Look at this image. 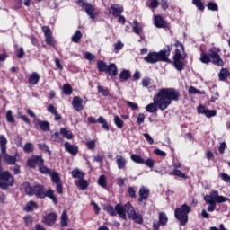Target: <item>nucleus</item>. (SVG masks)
I'll list each match as a JSON object with an SVG mask.
<instances>
[{"label":"nucleus","mask_w":230,"mask_h":230,"mask_svg":"<svg viewBox=\"0 0 230 230\" xmlns=\"http://www.w3.org/2000/svg\"><path fill=\"white\" fill-rule=\"evenodd\" d=\"M179 98L181 93L175 88H162L154 96V102L146 105V111L150 113L157 112L158 108L160 111H166L172 105V102H179Z\"/></svg>","instance_id":"f257e3e1"},{"label":"nucleus","mask_w":230,"mask_h":230,"mask_svg":"<svg viewBox=\"0 0 230 230\" xmlns=\"http://www.w3.org/2000/svg\"><path fill=\"white\" fill-rule=\"evenodd\" d=\"M25 193L30 197H37L38 199H50L54 204H58V199L55 197V191L52 189H49L47 191L44 190V185L36 184L34 186L30 185L29 182L23 183Z\"/></svg>","instance_id":"f03ea898"},{"label":"nucleus","mask_w":230,"mask_h":230,"mask_svg":"<svg viewBox=\"0 0 230 230\" xmlns=\"http://www.w3.org/2000/svg\"><path fill=\"white\" fill-rule=\"evenodd\" d=\"M172 49H173V47L172 45H166L159 52H150L147 56L144 58V60L147 64H157V62H167V64H172V60L168 58V57L172 53Z\"/></svg>","instance_id":"7ed1b4c3"},{"label":"nucleus","mask_w":230,"mask_h":230,"mask_svg":"<svg viewBox=\"0 0 230 230\" xmlns=\"http://www.w3.org/2000/svg\"><path fill=\"white\" fill-rule=\"evenodd\" d=\"M204 201L206 202V204L209 205L207 208L208 211L209 213H213V211H215V208H217V204L227 202L229 201V198L219 196L218 190H211L209 192V195L204 197Z\"/></svg>","instance_id":"20e7f679"},{"label":"nucleus","mask_w":230,"mask_h":230,"mask_svg":"<svg viewBox=\"0 0 230 230\" xmlns=\"http://www.w3.org/2000/svg\"><path fill=\"white\" fill-rule=\"evenodd\" d=\"M6 145H8V139H6V137H4V135H1L0 152L2 155H4V161L6 163V164H8L9 166H13L17 164V161H19V154H16L14 156L6 154Z\"/></svg>","instance_id":"39448f33"},{"label":"nucleus","mask_w":230,"mask_h":230,"mask_svg":"<svg viewBox=\"0 0 230 230\" xmlns=\"http://www.w3.org/2000/svg\"><path fill=\"white\" fill-rule=\"evenodd\" d=\"M191 211V208L188 204H183L174 211V217L180 222V226H186L188 223V214Z\"/></svg>","instance_id":"423d86ee"},{"label":"nucleus","mask_w":230,"mask_h":230,"mask_svg":"<svg viewBox=\"0 0 230 230\" xmlns=\"http://www.w3.org/2000/svg\"><path fill=\"white\" fill-rule=\"evenodd\" d=\"M15 179L8 171L0 173V188L1 190H8L10 186H13Z\"/></svg>","instance_id":"0eeeda50"},{"label":"nucleus","mask_w":230,"mask_h":230,"mask_svg":"<svg viewBox=\"0 0 230 230\" xmlns=\"http://www.w3.org/2000/svg\"><path fill=\"white\" fill-rule=\"evenodd\" d=\"M188 55L184 54L182 56V53L181 52V49H176L174 52V56L172 58V64L177 71H183L184 69V62L181 60H186Z\"/></svg>","instance_id":"6e6552de"},{"label":"nucleus","mask_w":230,"mask_h":230,"mask_svg":"<svg viewBox=\"0 0 230 230\" xmlns=\"http://www.w3.org/2000/svg\"><path fill=\"white\" fill-rule=\"evenodd\" d=\"M210 62L214 64V66H218L219 67H224V60L222 57H220V49L212 48L209 50Z\"/></svg>","instance_id":"1a4fd4ad"},{"label":"nucleus","mask_w":230,"mask_h":230,"mask_svg":"<svg viewBox=\"0 0 230 230\" xmlns=\"http://www.w3.org/2000/svg\"><path fill=\"white\" fill-rule=\"evenodd\" d=\"M126 208H128V216L130 220H133L135 224H143V216L134 209V207L130 203H126Z\"/></svg>","instance_id":"9d476101"},{"label":"nucleus","mask_w":230,"mask_h":230,"mask_svg":"<svg viewBox=\"0 0 230 230\" xmlns=\"http://www.w3.org/2000/svg\"><path fill=\"white\" fill-rule=\"evenodd\" d=\"M116 215L119 216L123 220H127V213H128V208H127V204H117L115 206Z\"/></svg>","instance_id":"9b49d317"},{"label":"nucleus","mask_w":230,"mask_h":230,"mask_svg":"<svg viewBox=\"0 0 230 230\" xmlns=\"http://www.w3.org/2000/svg\"><path fill=\"white\" fill-rule=\"evenodd\" d=\"M198 112L199 114H204L206 118H213L217 116V111L215 110L207 109L203 105L198 107Z\"/></svg>","instance_id":"f8f14e48"},{"label":"nucleus","mask_w":230,"mask_h":230,"mask_svg":"<svg viewBox=\"0 0 230 230\" xmlns=\"http://www.w3.org/2000/svg\"><path fill=\"white\" fill-rule=\"evenodd\" d=\"M42 31L45 35V42L48 44V46H55V43L53 42V38L51 37V29L48 26L42 27Z\"/></svg>","instance_id":"ddd939ff"},{"label":"nucleus","mask_w":230,"mask_h":230,"mask_svg":"<svg viewBox=\"0 0 230 230\" xmlns=\"http://www.w3.org/2000/svg\"><path fill=\"white\" fill-rule=\"evenodd\" d=\"M55 222H57V214L55 212L47 214L43 217V224H46V226H55Z\"/></svg>","instance_id":"4468645a"},{"label":"nucleus","mask_w":230,"mask_h":230,"mask_svg":"<svg viewBox=\"0 0 230 230\" xmlns=\"http://www.w3.org/2000/svg\"><path fill=\"white\" fill-rule=\"evenodd\" d=\"M133 33H136V35H139L141 40H145V34L143 33V27L141 26V24H139V22L137 20L133 22Z\"/></svg>","instance_id":"2eb2a0df"},{"label":"nucleus","mask_w":230,"mask_h":230,"mask_svg":"<svg viewBox=\"0 0 230 230\" xmlns=\"http://www.w3.org/2000/svg\"><path fill=\"white\" fill-rule=\"evenodd\" d=\"M84 100L78 96H75L72 101V106L75 111L80 112V111H84Z\"/></svg>","instance_id":"dca6fc26"},{"label":"nucleus","mask_w":230,"mask_h":230,"mask_svg":"<svg viewBox=\"0 0 230 230\" xmlns=\"http://www.w3.org/2000/svg\"><path fill=\"white\" fill-rule=\"evenodd\" d=\"M111 15H113V17H119L121 13L124 12L123 6L119 5V4H112L111 5Z\"/></svg>","instance_id":"f3484780"},{"label":"nucleus","mask_w":230,"mask_h":230,"mask_svg":"<svg viewBox=\"0 0 230 230\" xmlns=\"http://www.w3.org/2000/svg\"><path fill=\"white\" fill-rule=\"evenodd\" d=\"M64 146L66 152H68L71 155H76V154H78V146H76V145H71L69 142H65Z\"/></svg>","instance_id":"a211bd4d"},{"label":"nucleus","mask_w":230,"mask_h":230,"mask_svg":"<svg viewBox=\"0 0 230 230\" xmlns=\"http://www.w3.org/2000/svg\"><path fill=\"white\" fill-rule=\"evenodd\" d=\"M84 10L90 19L96 18V9L93 6V4L86 3V4L84 5Z\"/></svg>","instance_id":"6ab92c4d"},{"label":"nucleus","mask_w":230,"mask_h":230,"mask_svg":"<svg viewBox=\"0 0 230 230\" xmlns=\"http://www.w3.org/2000/svg\"><path fill=\"white\" fill-rule=\"evenodd\" d=\"M42 161V156H33L32 158L29 159L27 162V165L29 168H35V166H40Z\"/></svg>","instance_id":"aec40b11"},{"label":"nucleus","mask_w":230,"mask_h":230,"mask_svg":"<svg viewBox=\"0 0 230 230\" xmlns=\"http://www.w3.org/2000/svg\"><path fill=\"white\" fill-rule=\"evenodd\" d=\"M115 159L119 170H124L125 166H127V159L121 155H117Z\"/></svg>","instance_id":"412c9836"},{"label":"nucleus","mask_w":230,"mask_h":230,"mask_svg":"<svg viewBox=\"0 0 230 230\" xmlns=\"http://www.w3.org/2000/svg\"><path fill=\"white\" fill-rule=\"evenodd\" d=\"M148 195H150V190L145 189V187L140 188L138 202L146 200L148 199Z\"/></svg>","instance_id":"4be33fe9"},{"label":"nucleus","mask_w":230,"mask_h":230,"mask_svg":"<svg viewBox=\"0 0 230 230\" xmlns=\"http://www.w3.org/2000/svg\"><path fill=\"white\" fill-rule=\"evenodd\" d=\"M154 24L156 28H166V22L161 15L154 17Z\"/></svg>","instance_id":"5701e85b"},{"label":"nucleus","mask_w":230,"mask_h":230,"mask_svg":"<svg viewBox=\"0 0 230 230\" xmlns=\"http://www.w3.org/2000/svg\"><path fill=\"white\" fill-rule=\"evenodd\" d=\"M105 73L110 76H116L118 75V66H116V64L111 63L107 66Z\"/></svg>","instance_id":"b1692460"},{"label":"nucleus","mask_w":230,"mask_h":230,"mask_svg":"<svg viewBox=\"0 0 230 230\" xmlns=\"http://www.w3.org/2000/svg\"><path fill=\"white\" fill-rule=\"evenodd\" d=\"M39 80H40V75H39V73L33 72L29 76L28 82L31 85H37V84H39Z\"/></svg>","instance_id":"393cba45"},{"label":"nucleus","mask_w":230,"mask_h":230,"mask_svg":"<svg viewBox=\"0 0 230 230\" xmlns=\"http://www.w3.org/2000/svg\"><path fill=\"white\" fill-rule=\"evenodd\" d=\"M38 166H39V171L40 172V173H43V175H49L53 172L51 169L44 165V159L41 160V162L40 163V165Z\"/></svg>","instance_id":"a878e982"},{"label":"nucleus","mask_w":230,"mask_h":230,"mask_svg":"<svg viewBox=\"0 0 230 230\" xmlns=\"http://www.w3.org/2000/svg\"><path fill=\"white\" fill-rule=\"evenodd\" d=\"M229 76L230 72L227 70V68H222L218 74V78L221 82H226Z\"/></svg>","instance_id":"bb28decb"},{"label":"nucleus","mask_w":230,"mask_h":230,"mask_svg":"<svg viewBox=\"0 0 230 230\" xmlns=\"http://www.w3.org/2000/svg\"><path fill=\"white\" fill-rule=\"evenodd\" d=\"M71 175L73 177V179H84V177H85V173L82 171H80V169L78 168H75L72 172H71Z\"/></svg>","instance_id":"cd10ccee"},{"label":"nucleus","mask_w":230,"mask_h":230,"mask_svg":"<svg viewBox=\"0 0 230 230\" xmlns=\"http://www.w3.org/2000/svg\"><path fill=\"white\" fill-rule=\"evenodd\" d=\"M37 208H39V206L35 201H29L26 207L24 208V211H27V213H30L34 209H37Z\"/></svg>","instance_id":"c85d7f7f"},{"label":"nucleus","mask_w":230,"mask_h":230,"mask_svg":"<svg viewBox=\"0 0 230 230\" xmlns=\"http://www.w3.org/2000/svg\"><path fill=\"white\" fill-rule=\"evenodd\" d=\"M38 125L43 132H48L49 130V122L46 120H39Z\"/></svg>","instance_id":"c756f323"},{"label":"nucleus","mask_w":230,"mask_h":230,"mask_svg":"<svg viewBox=\"0 0 230 230\" xmlns=\"http://www.w3.org/2000/svg\"><path fill=\"white\" fill-rule=\"evenodd\" d=\"M49 177L51 178L52 182H54L55 184H58L59 182H62L60 181V174L55 171H52L49 173Z\"/></svg>","instance_id":"7c9ffc66"},{"label":"nucleus","mask_w":230,"mask_h":230,"mask_svg":"<svg viewBox=\"0 0 230 230\" xmlns=\"http://www.w3.org/2000/svg\"><path fill=\"white\" fill-rule=\"evenodd\" d=\"M113 121L117 128H123L125 127V122L118 115L114 116Z\"/></svg>","instance_id":"2f4dec72"},{"label":"nucleus","mask_w":230,"mask_h":230,"mask_svg":"<svg viewBox=\"0 0 230 230\" xmlns=\"http://www.w3.org/2000/svg\"><path fill=\"white\" fill-rule=\"evenodd\" d=\"M75 184L81 190H87V188H89V184L87 183V181H85L84 178H81V180L75 181Z\"/></svg>","instance_id":"473e14b6"},{"label":"nucleus","mask_w":230,"mask_h":230,"mask_svg":"<svg viewBox=\"0 0 230 230\" xmlns=\"http://www.w3.org/2000/svg\"><path fill=\"white\" fill-rule=\"evenodd\" d=\"M192 4L198 8L199 12H204L206 10V6L204 5V2L202 0H192Z\"/></svg>","instance_id":"72a5a7b5"},{"label":"nucleus","mask_w":230,"mask_h":230,"mask_svg":"<svg viewBox=\"0 0 230 230\" xmlns=\"http://www.w3.org/2000/svg\"><path fill=\"white\" fill-rule=\"evenodd\" d=\"M60 134L61 136L65 137L66 139H73V132L70 130H67L66 128H60Z\"/></svg>","instance_id":"f704fd0d"},{"label":"nucleus","mask_w":230,"mask_h":230,"mask_svg":"<svg viewBox=\"0 0 230 230\" xmlns=\"http://www.w3.org/2000/svg\"><path fill=\"white\" fill-rule=\"evenodd\" d=\"M130 159L133 163H137V164H143L145 163V159L139 155L133 154L130 155Z\"/></svg>","instance_id":"c9c22d12"},{"label":"nucleus","mask_w":230,"mask_h":230,"mask_svg":"<svg viewBox=\"0 0 230 230\" xmlns=\"http://www.w3.org/2000/svg\"><path fill=\"white\" fill-rule=\"evenodd\" d=\"M146 6L151 10H155V8L159 7V0H147Z\"/></svg>","instance_id":"e433bc0d"},{"label":"nucleus","mask_w":230,"mask_h":230,"mask_svg":"<svg viewBox=\"0 0 230 230\" xmlns=\"http://www.w3.org/2000/svg\"><path fill=\"white\" fill-rule=\"evenodd\" d=\"M158 219L161 226H166V224H168V216H166V213L164 212L159 213Z\"/></svg>","instance_id":"4c0bfd02"},{"label":"nucleus","mask_w":230,"mask_h":230,"mask_svg":"<svg viewBox=\"0 0 230 230\" xmlns=\"http://www.w3.org/2000/svg\"><path fill=\"white\" fill-rule=\"evenodd\" d=\"M199 60H200V62H201L202 64H207V66H208V65L211 62V57H209V53H208V54L202 52V53L200 54V58H199Z\"/></svg>","instance_id":"58836bf2"},{"label":"nucleus","mask_w":230,"mask_h":230,"mask_svg":"<svg viewBox=\"0 0 230 230\" xmlns=\"http://www.w3.org/2000/svg\"><path fill=\"white\" fill-rule=\"evenodd\" d=\"M82 37H84L82 32L80 31H76L75 34L72 36L71 40L72 42L78 44V42H80V40H82Z\"/></svg>","instance_id":"ea45409f"},{"label":"nucleus","mask_w":230,"mask_h":230,"mask_svg":"<svg viewBox=\"0 0 230 230\" xmlns=\"http://www.w3.org/2000/svg\"><path fill=\"white\" fill-rule=\"evenodd\" d=\"M170 175H174L175 177H180L181 179H188V176L182 172V171L178 169H173Z\"/></svg>","instance_id":"a19ab883"},{"label":"nucleus","mask_w":230,"mask_h":230,"mask_svg":"<svg viewBox=\"0 0 230 230\" xmlns=\"http://www.w3.org/2000/svg\"><path fill=\"white\" fill-rule=\"evenodd\" d=\"M67 210H64L61 215L60 224L63 227H67Z\"/></svg>","instance_id":"79ce46f5"},{"label":"nucleus","mask_w":230,"mask_h":230,"mask_svg":"<svg viewBox=\"0 0 230 230\" xmlns=\"http://www.w3.org/2000/svg\"><path fill=\"white\" fill-rule=\"evenodd\" d=\"M109 66H107V63L100 60L97 62V69L98 71H100V73H105L107 71V67Z\"/></svg>","instance_id":"37998d69"},{"label":"nucleus","mask_w":230,"mask_h":230,"mask_svg":"<svg viewBox=\"0 0 230 230\" xmlns=\"http://www.w3.org/2000/svg\"><path fill=\"white\" fill-rule=\"evenodd\" d=\"M63 92L64 94H66V96H70V94H73V87L69 84H66L63 85Z\"/></svg>","instance_id":"c03bdc74"},{"label":"nucleus","mask_w":230,"mask_h":230,"mask_svg":"<svg viewBox=\"0 0 230 230\" xmlns=\"http://www.w3.org/2000/svg\"><path fill=\"white\" fill-rule=\"evenodd\" d=\"M97 122L100 123L101 125H102V128L104 130L109 132V130H110L109 123H107V120H105V119H103V117H99Z\"/></svg>","instance_id":"a18cd8bd"},{"label":"nucleus","mask_w":230,"mask_h":230,"mask_svg":"<svg viewBox=\"0 0 230 230\" xmlns=\"http://www.w3.org/2000/svg\"><path fill=\"white\" fill-rule=\"evenodd\" d=\"M132 75L130 74V71L128 70H122L119 74L120 80H128Z\"/></svg>","instance_id":"49530a36"},{"label":"nucleus","mask_w":230,"mask_h":230,"mask_svg":"<svg viewBox=\"0 0 230 230\" xmlns=\"http://www.w3.org/2000/svg\"><path fill=\"white\" fill-rule=\"evenodd\" d=\"M189 94H206L205 91H200L193 86L189 87Z\"/></svg>","instance_id":"de8ad7c7"},{"label":"nucleus","mask_w":230,"mask_h":230,"mask_svg":"<svg viewBox=\"0 0 230 230\" xmlns=\"http://www.w3.org/2000/svg\"><path fill=\"white\" fill-rule=\"evenodd\" d=\"M97 91L103 96H109V94H110L109 88H105L102 85L97 86Z\"/></svg>","instance_id":"09e8293b"},{"label":"nucleus","mask_w":230,"mask_h":230,"mask_svg":"<svg viewBox=\"0 0 230 230\" xmlns=\"http://www.w3.org/2000/svg\"><path fill=\"white\" fill-rule=\"evenodd\" d=\"M98 184L102 188H107V178H105V175H101L98 179Z\"/></svg>","instance_id":"8fccbe9b"},{"label":"nucleus","mask_w":230,"mask_h":230,"mask_svg":"<svg viewBox=\"0 0 230 230\" xmlns=\"http://www.w3.org/2000/svg\"><path fill=\"white\" fill-rule=\"evenodd\" d=\"M207 8L211 12H218V4H217V3H214V2H209L207 4Z\"/></svg>","instance_id":"3c124183"},{"label":"nucleus","mask_w":230,"mask_h":230,"mask_svg":"<svg viewBox=\"0 0 230 230\" xmlns=\"http://www.w3.org/2000/svg\"><path fill=\"white\" fill-rule=\"evenodd\" d=\"M51 137H52L53 141H55L56 143H62L64 141V137H62L60 136V133H58V132H56L55 134H53L51 136Z\"/></svg>","instance_id":"603ef678"},{"label":"nucleus","mask_w":230,"mask_h":230,"mask_svg":"<svg viewBox=\"0 0 230 230\" xmlns=\"http://www.w3.org/2000/svg\"><path fill=\"white\" fill-rule=\"evenodd\" d=\"M23 152H25V154H31V152H33V144L26 143L23 146Z\"/></svg>","instance_id":"864d4df0"},{"label":"nucleus","mask_w":230,"mask_h":230,"mask_svg":"<svg viewBox=\"0 0 230 230\" xmlns=\"http://www.w3.org/2000/svg\"><path fill=\"white\" fill-rule=\"evenodd\" d=\"M104 209L107 211V213H109V215H111V217H116V208H114V207L109 205L107 207L104 208Z\"/></svg>","instance_id":"5fc2aeb1"},{"label":"nucleus","mask_w":230,"mask_h":230,"mask_svg":"<svg viewBox=\"0 0 230 230\" xmlns=\"http://www.w3.org/2000/svg\"><path fill=\"white\" fill-rule=\"evenodd\" d=\"M88 150H94L96 148V140H91L85 144Z\"/></svg>","instance_id":"6e6d98bb"},{"label":"nucleus","mask_w":230,"mask_h":230,"mask_svg":"<svg viewBox=\"0 0 230 230\" xmlns=\"http://www.w3.org/2000/svg\"><path fill=\"white\" fill-rule=\"evenodd\" d=\"M143 164H146V166H148V168H154L155 162L151 158H147L146 160H144Z\"/></svg>","instance_id":"4d7b16f0"},{"label":"nucleus","mask_w":230,"mask_h":230,"mask_svg":"<svg viewBox=\"0 0 230 230\" xmlns=\"http://www.w3.org/2000/svg\"><path fill=\"white\" fill-rule=\"evenodd\" d=\"M6 120L8 123H15V119H13V115H12V111H7Z\"/></svg>","instance_id":"13d9d810"},{"label":"nucleus","mask_w":230,"mask_h":230,"mask_svg":"<svg viewBox=\"0 0 230 230\" xmlns=\"http://www.w3.org/2000/svg\"><path fill=\"white\" fill-rule=\"evenodd\" d=\"M23 220L26 227H29V226H31V224H33V219L31 218V216H25L23 217Z\"/></svg>","instance_id":"bf43d9fd"},{"label":"nucleus","mask_w":230,"mask_h":230,"mask_svg":"<svg viewBox=\"0 0 230 230\" xmlns=\"http://www.w3.org/2000/svg\"><path fill=\"white\" fill-rule=\"evenodd\" d=\"M84 58L86 60H89L90 62H92L93 60H96V56H94L93 53L91 52H85L84 53Z\"/></svg>","instance_id":"052dcab7"},{"label":"nucleus","mask_w":230,"mask_h":230,"mask_svg":"<svg viewBox=\"0 0 230 230\" xmlns=\"http://www.w3.org/2000/svg\"><path fill=\"white\" fill-rule=\"evenodd\" d=\"M38 146L40 150H43V152H48L49 155H51V151L49 150V147L46 144H39Z\"/></svg>","instance_id":"680f3d73"},{"label":"nucleus","mask_w":230,"mask_h":230,"mask_svg":"<svg viewBox=\"0 0 230 230\" xmlns=\"http://www.w3.org/2000/svg\"><path fill=\"white\" fill-rule=\"evenodd\" d=\"M120 49H123V44L121 41H118L114 44V51L115 53H119Z\"/></svg>","instance_id":"e2e57ef3"},{"label":"nucleus","mask_w":230,"mask_h":230,"mask_svg":"<svg viewBox=\"0 0 230 230\" xmlns=\"http://www.w3.org/2000/svg\"><path fill=\"white\" fill-rule=\"evenodd\" d=\"M151 82H152V79H150V77H144L142 79V85H143V87H149Z\"/></svg>","instance_id":"0e129e2a"},{"label":"nucleus","mask_w":230,"mask_h":230,"mask_svg":"<svg viewBox=\"0 0 230 230\" xmlns=\"http://www.w3.org/2000/svg\"><path fill=\"white\" fill-rule=\"evenodd\" d=\"M48 112H50V114H57L58 112V111H57V108L55 106H53L52 104L48 106Z\"/></svg>","instance_id":"69168bd1"},{"label":"nucleus","mask_w":230,"mask_h":230,"mask_svg":"<svg viewBox=\"0 0 230 230\" xmlns=\"http://www.w3.org/2000/svg\"><path fill=\"white\" fill-rule=\"evenodd\" d=\"M56 190L59 195H62V193H64L62 181H59V183H56Z\"/></svg>","instance_id":"338daca9"},{"label":"nucleus","mask_w":230,"mask_h":230,"mask_svg":"<svg viewBox=\"0 0 230 230\" xmlns=\"http://www.w3.org/2000/svg\"><path fill=\"white\" fill-rule=\"evenodd\" d=\"M220 177H221L222 181H224L225 182H229L230 183V176L227 173L222 172L220 174Z\"/></svg>","instance_id":"774afa93"}]
</instances>
